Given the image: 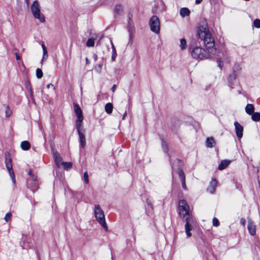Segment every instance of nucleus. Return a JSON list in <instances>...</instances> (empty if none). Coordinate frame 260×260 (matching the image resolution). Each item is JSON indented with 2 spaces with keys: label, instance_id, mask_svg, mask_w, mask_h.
Segmentation results:
<instances>
[{
  "label": "nucleus",
  "instance_id": "f257e3e1",
  "mask_svg": "<svg viewBox=\"0 0 260 260\" xmlns=\"http://www.w3.org/2000/svg\"><path fill=\"white\" fill-rule=\"evenodd\" d=\"M198 35L199 39L203 41L207 50L200 47H196L191 52V56L193 58L197 59H208L211 57V55L216 53V49L214 47V40L212 37L206 24L199 26L198 29Z\"/></svg>",
  "mask_w": 260,
  "mask_h": 260
},
{
  "label": "nucleus",
  "instance_id": "f03ea898",
  "mask_svg": "<svg viewBox=\"0 0 260 260\" xmlns=\"http://www.w3.org/2000/svg\"><path fill=\"white\" fill-rule=\"evenodd\" d=\"M179 213L181 218L185 222V233L188 237L191 236L190 231L196 225V221L189 212V207L184 200H181L178 203Z\"/></svg>",
  "mask_w": 260,
  "mask_h": 260
},
{
  "label": "nucleus",
  "instance_id": "7ed1b4c3",
  "mask_svg": "<svg viewBox=\"0 0 260 260\" xmlns=\"http://www.w3.org/2000/svg\"><path fill=\"white\" fill-rule=\"evenodd\" d=\"M94 213L96 220L107 231L108 228L105 221V217L104 211L99 205H95L94 207Z\"/></svg>",
  "mask_w": 260,
  "mask_h": 260
},
{
  "label": "nucleus",
  "instance_id": "20e7f679",
  "mask_svg": "<svg viewBox=\"0 0 260 260\" xmlns=\"http://www.w3.org/2000/svg\"><path fill=\"white\" fill-rule=\"evenodd\" d=\"M39 2L37 1H34L30 7L31 11L34 17L39 19L40 22H44L45 19L43 15L41 14Z\"/></svg>",
  "mask_w": 260,
  "mask_h": 260
},
{
  "label": "nucleus",
  "instance_id": "39448f33",
  "mask_svg": "<svg viewBox=\"0 0 260 260\" xmlns=\"http://www.w3.org/2000/svg\"><path fill=\"white\" fill-rule=\"evenodd\" d=\"M149 25L151 31L158 34L160 32V21L156 15L152 16L149 20Z\"/></svg>",
  "mask_w": 260,
  "mask_h": 260
},
{
  "label": "nucleus",
  "instance_id": "423d86ee",
  "mask_svg": "<svg viewBox=\"0 0 260 260\" xmlns=\"http://www.w3.org/2000/svg\"><path fill=\"white\" fill-rule=\"evenodd\" d=\"M5 164L7 169L12 178V181L14 184L15 183V175L12 169V159L9 153L5 154Z\"/></svg>",
  "mask_w": 260,
  "mask_h": 260
},
{
  "label": "nucleus",
  "instance_id": "0eeeda50",
  "mask_svg": "<svg viewBox=\"0 0 260 260\" xmlns=\"http://www.w3.org/2000/svg\"><path fill=\"white\" fill-rule=\"evenodd\" d=\"M234 126L237 136L238 138L241 139L243 136V126L238 122H235Z\"/></svg>",
  "mask_w": 260,
  "mask_h": 260
},
{
  "label": "nucleus",
  "instance_id": "6e6552de",
  "mask_svg": "<svg viewBox=\"0 0 260 260\" xmlns=\"http://www.w3.org/2000/svg\"><path fill=\"white\" fill-rule=\"evenodd\" d=\"M74 107L75 113L77 117V119L79 120V121L83 120V115H82V111L80 107H79V106L78 104H74Z\"/></svg>",
  "mask_w": 260,
  "mask_h": 260
},
{
  "label": "nucleus",
  "instance_id": "1a4fd4ad",
  "mask_svg": "<svg viewBox=\"0 0 260 260\" xmlns=\"http://www.w3.org/2000/svg\"><path fill=\"white\" fill-rule=\"evenodd\" d=\"M248 230L251 235H255L256 234V226L252 220L248 218Z\"/></svg>",
  "mask_w": 260,
  "mask_h": 260
},
{
  "label": "nucleus",
  "instance_id": "9d476101",
  "mask_svg": "<svg viewBox=\"0 0 260 260\" xmlns=\"http://www.w3.org/2000/svg\"><path fill=\"white\" fill-rule=\"evenodd\" d=\"M53 156L56 166L58 167H60L63 164V161H62V159L59 153L57 152H54Z\"/></svg>",
  "mask_w": 260,
  "mask_h": 260
},
{
  "label": "nucleus",
  "instance_id": "9b49d317",
  "mask_svg": "<svg viewBox=\"0 0 260 260\" xmlns=\"http://www.w3.org/2000/svg\"><path fill=\"white\" fill-rule=\"evenodd\" d=\"M217 183V181L215 179L212 180L208 188V191L211 193H213L216 189Z\"/></svg>",
  "mask_w": 260,
  "mask_h": 260
},
{
  "label": "nucleus",
  "instance_id": "f8f14e48",
  "mask_svg": "<svg viewBox=\"0 0 260 260\" xmlns=\"http://www.w3.org/2000/svg\"><path fill=\"white\" fill-rule=\"evenodd\" d=\"M78 135H79V140H80V143L81 147L82 148H84L86 145V140H85V135L83 132L78 133Z\"/></svg>",
  "mask_w": 260,
  "mask_h": 260
},
{
  "label": "nucleus",
  "instance_id": "ddd939ff",
  "mask_svg": "<svg viewBox=\"0 0 260 260\" xmlns=\"http://www.w3.org/2000/svg\"><path fill=\"white\" fill-rule=\"evenodd\" d=\"M215 142L213 138H208L206 139V144L207 147L212 148L214 146Z\"/></svg>",
  "mask_w": 260,
  "mask_h": 260
},
{
  "label": "nucleus",
  "instance_id": "4468645a",
  "mask_svg": "<svg viewBox=\"0 0 260 260\" xmlns=\"http://www.w3.org/2000/svg\"><path fill=\"white\" fill-rule=\"evenodd\" d=\"M254 108L252 104H248L245 107V111L249 115H251L254 112Z\"/></svg>",
  "mask_w": 260,
  "mask_h": 260
},
{
  "label": "nucleus",
  "instance_id": "2eb2a0df",
  "mask_svg": "<svg viewBox=\"0 0 260 260\" xmlns=\"http://www.w3.org/2000/svg\"><path fill=\"white\" fill-rule=\"evenodd\" d=\"M230 163V160H222L220 164L218 166V169L219 170H222L224 169Z\"/></svg>",
  "mask_w": 260,
  "mask_h": 260
},
{
  "label": "nucleus",
  "instance_id": "dca6fc26",
  "mask_svg": "<svg viewBox=\"0 0 260 260\" xmlns=\"http://www.w3.org/2000/svg\"><path fill=\"white\" fill-rule=\"evenodd\" d=\"M180 14L182 17H185L189 15L190 11L187 8H183L180 9Z\"/></svg>",
  "mask_w": 260,
  "mask_h": 260
},
{
  "label": "nucleus",
  "instance_id": "f3484780",
  "mask_svg": "<svg viewBox=\"0 0 260 260\" xmlns=\"http://www.w3.org/2000/svg\"><path fill=\"white\" fill-rule=\"evenodd\" d=\"M30 143L27 141H23L21 143V147L22 149L24 150H28L30 148Z\"/></svg>",
  "mask_w": 260,
  "mask_h": 260
},
{
  "label": "nucleus",
  "instance_id": "a211bd4d",
  "mask_svg": "<svg viewBox=\"0 0 260 260\" xmlns=\"http://www.w3.org/2000/svg\"><path fill=\"white\" fill-rule=\"evenodd\" d=\"M113 108V105L110 103L106 104L105 106V111L108 114H111L112 112Z\"/></svg>",
  "mask_w": 260,
  "mask_h": 260
},
{
  "label": "nucleus",
  "instance_id": "6ab92c4d",
  "mask_svg": "<svg viewBox=\"0 0 260 260\" xmlns=\"http://www.w3.org/2000/svg\"><path fill=\"white\" fill-rule=\"evenodd\" d=\"M252 119L254 121H258L260 120V113L258 112H253L251 116Z\"/></svg>",
  "mask_w": 260,
  "mask_h": 260
},
{
  "label": "nucleus",
  "instance_id": "aec40b11",
  "mask_svg": "<svg viewBox=\"0 0 260 260\" xmlns=\"http://www.w3.org/2000/svg\"><path fill=\"white\" fill-rule=\"evenodd\" d=\"M82 121L83 120L79 121V120H78V119H77V120L76 121V128H77V131L78 134V133H82V131H81L82 122Z\"/></svg>",
  "mask_w": 260,
  "mask_h": 260
},
{
  "label": "nucleus",
  "instance_id": "412c9836",
  "mask_svg": "<svg viewBox=\"0 0 260 260\" xmlns=\"http://www.w3.org/2000/svg\"><path fill=\"white\" fill-rule=\"evenodd\" d=\"M180 47L181 50H183L187 47L186 41L184 39H181L180 40Z\"/></svg>",
  "mask_w": 260,
  "mask_h": 260
},
{
  "label": "nucleus",
  "instance_id": "4be33fe9",
  "mask_svg": "<svg viewBox=\"0 0 260 260\" xmlns=\"http://www.w3.org/2000/svg\"><path fill=\"white\" fill-rule=\"evenodd\" d=\"M94 45V39L92 38H89L86 42V46L87 47H93Z\"/></svg>",
  "mask_w": 260,
  "mask_h": 260
},
{
  "label": "nucleus",
  "instance_id": "5701e85b",
  "mask_svg": "<svg viewBox=\"0 0 260 260\" xmlns=\"http://www.w3.org/2000/svg\"><path fill=\"white\" fill-rule=\"evenodd\" d=\"M43 73L41 69L38 68L36 70V76L38 78L40 79L43 77Z\"/></svg>",
  "mask_w": 260,
  "mask_h": 260
},
{
  "label": "nucleus",
  "instance_id": "b1692460",
  "mask_svg": "<svg viewBox=\"0 0 260 260\" xmlns=\"http://www.w3.org/2000/svg\"><path fill=\"white\" fill-rule=\"evenodd\" d=\"M61 166H63L65 169L68 170L72 167V164L71 162H63Z\"/></svg>",
  "mask_w": 260,
  "mask_h": 260
},
{
  "label": "nucleus",
  "instance_id": "393cba45",
  "mask_svg": "<svg viewBox=\"0 0 260 260\" xmlns=\"http://www.w3.org/2000/svg\"><path fill=\"white\" fill-rule=\"evenodd\" d=\"M254 26L257 28H260V19H256L253 21Z\"/></svg>",
  "mask_w": 260,
  "mask_h": 260
},
{
  "label": "nucleus",
  "instance_id": "a878e982",
  "mask_svg": "<svg viewBox=\"0 0 260 260\" xmlns=\"http://www.w3.org/2000/svg\"><path fill=\"white\" fill-rule=\"evenodd\" d=\"M178 174L181 180H183V179H185V175L184 174L183 171L182 170H179L178 172Z\"/></svg>",
  "mask_w": 260,
  "mask_h": 260
},
{
  "label": "nucleus",
  "instance_id": "bb28decb",
  "mask_svg": "<svg viewBox=\"0 0 260 260\" xmlns=\"http://www.w3.org/2000/svg\"><path fill=\"white\" fill-rule=\"evenodd\" d=\"M83 179H84V182L86 183V184H88V182H89V179H88V173L87 172H85L84 173V175H83Z\"/></svg>",
  "mask_w": 260,
  "mask_h": 260
},
{
  "label": "nucleus",
  "instance_id": "cd10ccee",
  "mask_svg": "<svg viewBox=\"0 0 260 260\" xmlns=\"http://www.w3.org/2000/svg\"><path fill=\"white\" fill-rule=\"evenodd\" d=\"M5 113H6V116L7 117H10L11 115L12 112H11V110L10 109V108L9 106H7L6 107Z\"/></svg>",
  "mask_w": 260,
  "mask_h": 260
},
{
  "label": "nucleus",
  "instance_id": "c85d7f7f",
  "mask_svg": "<svg viewBox=\"0 0 260 260\" xmlns=\"http://www.w3.org/2000/svg\"><path fill=\"white\" fill-rule=\"evenodd\" d=\"M213 225L215 226H218L219 222L218 219L216 217H214L212 220Z\"/></svg>",
  "mask_w": 260,
  "mask_h": 260
},
{
  "label": "nucleus",
  "instance_id": "c756f323",
  "mask_svg": "<svg viewBox=\"0 0 260 260\" xmlns=\"http://www.w3.org/2000/svg\"><path fill=\"white\" fill-rule=\"evenodd\" d=\"M11 213L10 212L7 213L5 217V220L6 221L8 222L11 218Z\"/></svg>",
  "mask_w": 260,
  "mask_h": 260
},
{
  "label": "nucleus",
  "instance_id": "7c9ffc66",
  "mask_svg": "<svg viewBox=\"0 0 260 260\" xmlns=\"http://www.w3.org/2000/svg\"><path fill=\"white\" fill-rule=\"evenodd\" d=\"M116 10L118 13H120L121 11H122V7L121 5H117L116 6Z\"/></svg>",
  "mask_w": 260,
  "mask_h": 260
},
{
  "label": "nucleus",
  "instance_id": "2f4dec72",
  "mask_svg": "<svg viewBox=\"0 0 260 260\" xmlns=\"http://www.w3.org/2000/svg\"><path fill=\"white\" fill-rule=\"evenodd\" d=\"M217 63H218V66L219 67V68H222V66H223V64H222V61L221 60V58H217Z\"/></svg>",
  "mask_w": 260,
  "mask_h": 260
},
{
  "label": "nucleus",
  "instance_id": "473e14b6",
  "mask_svg": "<svg viewBox=\"0 0 260 260\" xmlns=\"http://www.w3.org/2000/svg\"><path fill=\"white\" fill-rule=\"evenodd\" d=\"M116 56H117L116 50H114L112 51V55L111 58L113 61H114L115 60Z\"/></svg>",
  "mask_w": 260,
  "mask_h": 260
},
{
  "label": "nucleus",
  "instance_id": "72a5a7b5",
  "mask_svg": "<svg viewBox=\"0 0 260 260\" xmlns=\"http://www.w3.org/2000/svg\"><path fill=\"white\" fill-rule=\"evenodd\" d=\"M102 66L101 64H97L95 67V69L99 72H101L102 71Z\"/></svg>",
  "mask_w": 260,
  "mask_h": 260
},
{
  "label": "nucleus",
  "instance_id": "f704fd0d",
  "mask_svg": "<svg viewBox=\"0 0 260 260\" xmlns=\"http://www.w3.org/2000/svg\"><path fill=\"white\" fill-rule=\"evenodd\" d=\"M181 181L182 183V186L183 188L185 190H187V186H186V183H185V179H183V180H181Z\"/></svg>",
  "mask_w": 260,
  "mask_h": 260
},
{
  "label": "nucleus",
  "instance_id": "c9c22d12",
  "mask_svg": "<svg viewBox=\"0 0 260 260\" xmlns=\"http://www.w3.org/2000/svg\"><path fill=\"white\" fill-rule=\"evenodd\" d=\"M43 55L42 61L43 60V59L44 58H45L46 57H47L48 56V52H47V49L43 50Z\"/></svg>",
  "mask_w": 260,
  "mask_h": 260
},
{
  "label": "nucleus",
  "instance_id": "e433bc0d",
  "mask_svg": "<svg viewBox=\"0 0 260 260\" xmlns=\"http://www.w3.org/2000/svg\"><path fill=\"white\" fill-rule=\"evenodd\" d=\"M146 203H147V205H148V206H149L151 208H152V203H151V202H150V200H149L148 199H147V200H146Z\"/></svg>",
  "mask_w": 260,
  "mask_h": 260
},
{
  "label": "nucleus",
  "instance_id": "4c0bfd02",
  "mask_svg": "<svg viewBox=\"0 0 260 260\" xmlns=\"http://www.w3.org/2000/svg\"><path fill=\"white\" fill-rule=\"evenodd\" d=\"M245 219L244 218H241L240 220V223L243 225H245Z\"/></svg>",
  "mask_w": 260,
  "mask_h": 260
},
{
  "label": "nucleus",
  "instance_id": "58836bf2",
  "mask_svg": "<svg viewBox=\"0 0 260 260\" xmlns=\"http://www.w3.org/2000/svg\"><path fill=\"white\" fill-rule=\"evenodd\" d=\"M15 55L16 56V59L17 60L21 59V57L18 54V53L17 52L15 53Z\"/></svg>",
  "mask_w": 260,
  "mask_h": 260
},
{
  "label": "nucleus",
  "instance_id": "ea45409f",
  "mask_svg": "<svg viewBox=\"0 0 260 260\" xmlns=\"http://www.w3.org/2000/svg\"><path fill=\"white\" fill-rule=\"evenodd\" d=\"M50 87H53V89H55V87H54V85H53V84H51V83H50V84H48L47 85V87L48 88H49Z\"/></svg>",
  "mask_w": 260,
  "mask_h": 260
},
{
  "label": "nucleus",
  "instance_id": "a19ab883",
  "mask_svg": "<svg viewBox=\"0 0 260 260\" xmlns=\"http://www.w3.org/2000/svg\"><path fill=\"white\" fill-rule=\"evenodd\" d=\"M110 42H111V45H112V51H113L114 50H116V48H115V46H114L112 41L111 40Z\"/></svg>",
  "mask_w": 260,
  "mask_h": 260
},
{
  "label": "nucleus",
  "instance_id": "79ce46f5",
  "mask_svg": "<svg viewBox=\"0 0 260 260\" xmlns=\"http://www.w3.org/2000/svg\"><path fill=\"white\" fill-rule=\"evenodd\" d=\"M116 89V85H113V86L111 88V90L112 92H114Z\"/></svg>",
  "mask_w": 260,
  "mask_h": 260
},
{
  "label": "nucleus",
  "instance_id": "37998d69",
  "mask_svg": "<svg viewBox=\"0 0 260 260\" xmlns=\"http://www.w3.org/2000/svg\"><path fill=\"white\" fill-rule=\"evenodd\" d=\"M203 0H196V3L199 4L201 3Z\"/></svg>",
  "mask_w": 260,
  "mask_h": 260
},
{
  "label": "nucleus",
  "instance_id": "c03bdc74",
  "mask_svg": "<svg viewBox=\"0 0 260 260\" xmlns=\"http://www.w3.org/2000/svg\"><path fill=\"white\" fill-rule=\"evenodd\" d=\"M42 47L43 50L47 49L45 45H44V44H42Z\"/></svg>",
  "mask_w": 260,
  "mask_h": 260
},
{
  "label": "nucleus",
  "instance_id": "a18cd8bd",
  "mask_svg": "<svg viewBox=\"0 0 260 260\" xmlns=\"http://www.w3.org/2000/svg\"><path fill=\"white\" fill-rule=\"evenodd\" d=\"M126 114H127L126 112H125L124 115H123V117H122V120H124L125 119V116H126Z\"/></svg>",
  "mask_w": 260,
  "mask_h": 260
},
{
  "label": "nucleus",
  "instance_id": "49530a36",
  "mask_svg": "<svg viewBox=\"0 0 260 260\" xmlns=\"http://www.w3.org/2000/svg\"><path fill=\"white\" fill-rule=\"evenodd\" d=\"M86 63L87 64H89V60H88V59L87 58H86Z\"/></svg>",
  "mask_w": 260,
  "mask_h": 260
},
{
  "label": "nucleus",
  "instance_id": "de8ad7c7",
  "mask_svg": "<svg viewBox=\"0 0 260 260\" xmlns=\"http://www.w3.org/2000/svg\"><path fill=\"white\" fill-rule=\"evenodd\" d=\"M27 6L29 5V0H25Z\"/></svg>",
  "mask_w": 260,
  "mask_h": 260
}]
</instances>
